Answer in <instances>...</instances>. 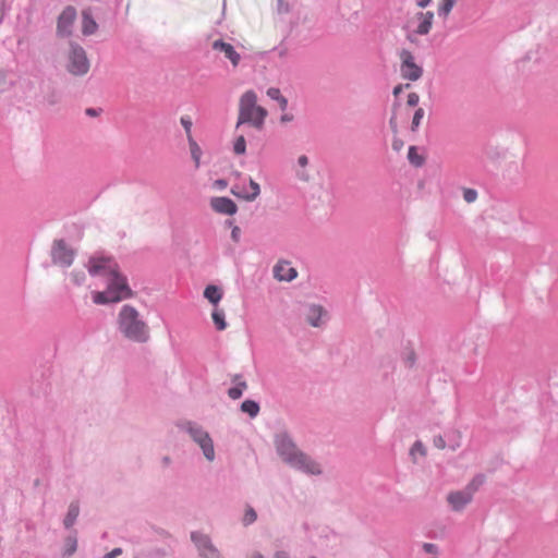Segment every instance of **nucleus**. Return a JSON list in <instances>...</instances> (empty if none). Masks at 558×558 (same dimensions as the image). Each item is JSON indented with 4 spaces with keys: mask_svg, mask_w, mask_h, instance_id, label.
Here are the masks:
<instances>
[{
    "mask_svg": "<svg viewBox=\"0 0 558 558\" xmlns=\"http://www.w3.org/2000/svg\"><path fill=\"white\" fill-rule=\"evenodd\" d=\"M87 267L92 276H102L108 279L105 291L93 293L95 304L117 303L132 295L125 277L118 271V265L113 259L92 257Z\"/></svg>",
    "mask_w": 558,
    "mask_h": 558,
    "instance_id": "1",
    "label": "nucleus"
},
{
    "mask_svg": "<svg viewBox=\"0 0 558 558\" xmlns=\"http://www.w3.org/2000/svg\"><path fill=\"white\" fill-rule=\"evenodd\" d=\"M118 329L125 338L135 342H145L149 338L147 324L141 318L138 311L128 304L118 314Z\"/></svg>",
    "mask_w": 558,
    "mask_h": 558,
    "instance_id": "2",
    "label": "nucleus"
},
{
    "mask_svg": "<svg viewBox=\"0 0 558 558\" xmlns=\"http://www.w3.org/2000/svg\"><path fill=\"white\" fill-rule=\"evenodd\" d=\"M276 448L280 457L294 468L314 475L322 472L319 464L299 451L287 435H280L276 438Z\"/></svg>",
    "mask_w": 558,
    "mask_h": 558,
    "instance_id": "3",
    "label": "nucleus"
},
{
    "mask_svg": "<svg viewBox=\"0 0 558 558\" xmlns=\"http://www.w3.org/2000/svg\"><path fill=\"white\" fill-rule=\"evenodd\" d=\"M266 117L267 110L257 105V95L253 90L245 92L240 98L236 126L250 123L256 129H262Z\"/></svg>",
    "mask_w": 558,
    "mask_h": 558,
    "instance_id": "4",
    "label": "nucleus"
},
{
    "mask_svg": "<svg viewBox=\"0 0 558 558\" xmlns=\"http://www.w3.org/2000/svg\"><path fill=\"white\" fill-rule=\"evenodd\" d=\"M89 60L84 48L75 43H71L68 53V71L72 75L82 76L89 71Z\"/></svg>",
    "mask_w": 558,
    "mask_h": 558,
    "instance_id": "5",
    "label": "nucleus"
},
{
    "mask_svg": "<svg viewBox=\"0 0 558 558\" xmlns=\"http://www.w3.org/2000/svg\"><path fill=\"white\" fill-rule=\"evenodd\" d=\"M400 58V73L402 78L415 82L423 75V69L415 62V58L411 51L402 49L399 52Z\"/></svg>",
    "mask_w": 558,
    "mask_h": 558,
    "instance_id": "6",
    "label": "nucleus"
},
{
    "mask_svg": "<svg viewBox=\"0 0 558 558\" xmlns=\"http://www.w3.org/2000/svg\"><path fill=\"white\" fill-rule=\"evenodd\" d=\"M76 20V10L74 7H66L58 17L57 34L65 37L72 33L73 24Z\"/></svg>",
    "mask_w": 558,
    "mask_h": 558,
    "instance_id": "7",
    "label": "nucleus"
},
{
    "mask_svg": "<svg viewBox=\"0 0 558 558\" xmlns=\"http://www.w3.org/2000/svg\"><path fill=\"white\" fill-rule=\"evenodd\" d=\"M74 258V252L69 248L63 240L56 241L52 247V259L54 264L69 267Z\"/></svg>",
    "mask_w": 558,
    "mask_h": 558,
    "instance_id": "8",
    "label": "nucleus"
},
{
    "mask_svg": "<svg viewBox=\"0 0 558 558\" xmlns=\"http://www.w3.org/2000/svg\"><path fill=\"white\" fill-rule=\"evenodd\" d=\"M210 207L214 211L222 215L232 216L238 211L236 204L228 197H213Z\"/></svg>",
    "mask_w": 558,
    "mask_h": 558,
    "instance_id": "9",
    "label": "nucleus"
},
{
    "mask_svg": "<svg viewBox=\"0 0 558 558\" xmlns=\"http://www.w3.org/2000/svg\"><path fill=\"white\" fill-rule=\"evenodd\" d=\"M231 193L238 198L244 199L246 202H253L259 196L260 187L257 182H255L253 179H250L248 190H245L239 185H234L231 189Z\"/></svg>",
    "mask_w": 558,
    "mask_h": 558,
    "instance_id": "10",
    "label": "nucleus"
},
{
    "mask_svg": "<svg viewBox=\"0 0 558 558\" xmlns=\"http://www.w3.org/2000/svg\"><path fill=\"white\" fill-rule=\"evenodd\" d=\"M473 499V495L468 489L452 492L447 496V501L454 511L462 510Z\"/></svg>",
    "mask_w": 558,
    "mask_h": 558,
    "instance_id": "11",
    "label": "nucleus"
},
{
    "mask_svg": "<svg viewBox=\"0 0 558 558\" xmlns=\"http://www.w3.org/2000/svg\"><path fill=\"white\" fill-rule=\"evenodd\" d=\"M274 276L279 281H291L296 278L298 271L290 262L280 260L274 267Z\"/></svg>",
    "mask_w": 558,
    "mask_h": 558,
    "instance_id": "12",
    "label": "nucleus"
},
{
    "mask_svg": "<svg viewBox=\"0 0 558 558\" xmlns=\"http://www.w3.org/2000/svg\"><path fill=\"white\" fill-rule=\"evenodd\" d=\"M192 539L204 558H219L217 550L211 546L209 538L206 535L192 533Z\"/></svg>",
    "mask_w": 558,
    "mask_h": 558,
    "instance_id": "13",
    "label": "nucleus"
},
{
    "mask_svg": "<svg viewBox=\"0 0 558 558\" xmlns=\"http://www.w3.org/2000/svg\"><path fill=\"white\" fill-rule=\"evenodd\" d=\"M213 49L222 52L225 58L230 60L233 66H238V64L240 63V53L234 49V47L231 44L226 43L223 40H215L213 43Z\"/></svg>",
    "mask_w": 558,
    "mask_h": 558,
    "instance_id": "14",
    "label": "nucleus"
},
{
    "mask_svg": "<svg viewBox=\"0 0 558 558\" xmlns=\"http://www.w3.org/2000/svg\"><path fill=\"white\" fill-rule=\"evenodd\" d=\"M417 19L420 21L415 32L420 35H426L429 33L433 20H434V13L433 12H426V13H418Z\"/></svg>",
    "mask_w": 558,
    "mask_h": 558,
    "instance_id": "15",
    "label": "nucleus"
},
{
    "mask_svg": "<svg viewBox=\"0 0 558 558\" xmlns=\"http://www.w3.org/2000/svg\"><path fill=\"white\" fill-rule=\"evenodd\" d=\"M98 25L92 14L88 11L82 13V33L85 36L93 35L96 33Z\"/></svg>",
    "mask_w": 558,
    "mask_h": 558,
    "instance_id": "16",
    "label": "nucleus"
},
{
    "mask_svg": "<svg viewBox=\"0 0 558 558\" xmlns=\"http://www.w3.org/2000/svg\"><path fill=\"white\" fill-rule=\"evenodd\" d=\"M324 314V310L322 306L319 305H312L310 308H308V313H307V322L314 326V327H318L320 324H319V319L322 318Z\"/></svg>",
    "mask_w": 558,
    "mask_h": 558,
    "instance_id": "17",
    "label": "nucleus"
},
{
    "mask_svg": "<svg viewBox=\"0 0 558 558\" xmlns=\"http://www.w3.org/2000/svg\"><path fill=\"white\" fill-rule=\"evenodd\" d=\"M408 160L409 162L418 168L425 163V157L418 154V149L416 146H410L408 151Z\"/></svg>",
    "mask_w": 558,
    "mask_h": 558,
    "instance_id": "18",
    "label": "nucleus"
},
{
    "mask_svg": "<svg viewBox=\"0 0 558 558\" xmlns=\"http://www.w3.org/2000/svg\"><path fill=\"white\" fill-rule=\"evenodd\" d=\"M204 296L213 304L217 305L222 298L221 290L216 286H207L204 291Z\"/></svg>",
    "mask_w": 558,
    "mask_h": 558,
    "instance_id": "19",
    "label": "nucleus"
},
{
    "mask_svg": "<svg viewBox=\"0 0 558 558\" xmlns=\"http://www.w3.org/2000/svg\"><path fill=\"white\" fill-rule=\"evenodd\" d=\"M197 445L202 448L203 453L207 460L213 461L215 459L214 444H213V439L210 438L209 435L206 437V439L204 438Z\"/></svg>",
    "mask_w": 558,
    "mask_h": 558,
    "instance_id": "20",
    "label": "nucleus"
},
{
    "mask_svg": "<svg viewBox=\"0 0 558 558\" xmlns=\"http://www.w3.org/2000/svg\"><path fill=\"white\" fill-rule=\"evenodd\" d=\"M78 513H80L78 505L75 504V502L71 504L70 507H69V511H68V513H66V515L64 518V525H65V527L69 529V527H71L74 524L76 518L78 517Z\"/></svg>",
    "mask_w": 558,
    "mask_h": 558,
    "instance_id": "21",
    "label": "nucleus"
},
{
    "mask_svg": "<svg viewBox=\"0 0 558 558\" xmlns=\"http://www.w3.org/2000/svg\"><path fill=\"white\" fill-rule=\"evenodd\" d=\"M241 410L247 413L251 417H255L259 412V405L253 400H245L241 404Z\"/></svg>",
    "mask_w": 558,
    "mask_h": 558,
    "instance_id": "22",
    "label": "nucleus"
},
{
    "mask_svg": "<svg viewBox=\"0 0 558 558\" xmlns=\"http://www.w3.org/2000/svg\"><path fill=\"white\" fill-rule=\"evenodd\" d=\"M211 317L218 330L226 329L227 323L225 320V313L221 310L215 308Z\"/></svg>",
    "mask_w": 558,
    "mask_h": 558,
    "instance_id": "23",
    "label": "nucleus"
},
{
    "mask_svg": "<svg viewBox=\"0 0 558 558\" xmlns=\"http://www.w3.org/2000/svg\"><path fill=\"white\" fill-rule=\"evenodd\" d=\"M189 143H190L191 156L195 162V168H198L199 163H201V156H202L201 147L197 145V143L193 138L189 140Z\"/></svg>",
    "mask_w": 558,
    "mask_h": 558,
    "instance_id": "24",
    "label": "nucleus"
},
{
    "mask_svg": "<svg viewBox=\"0 0 558 558\" xmlns=\"http://www.w3.org/2000/svg\"><path fill=\"white\" fill-rule=\"evenodd\" d=\"M189 433L196 444H199L204 438L206 439V437L208 436L207 432L203 430L199 427L192 426L191 424H189Z\"/></svg>",
    "mask_w": 558,
    "mask_h": 558,
    "instance_id": "25",
    "label": "nucleus"
},
{
    "mask_svg": "<svg viewBox=\"0 0 558 558\" xmlns=\"http://www.w3.org/2000/svg\"><path fill=\"white\" fill-rule=\"evenodd\" d=\"M425 116V111L423 108H417L414 112L412 122H411V131L416 132L421 125V122Z\"/></svg>",
    "mask_w": 558,
    "mask_h": 558,
    "instance_id": "26",
    "label": "nucleus"
},
{
    "mask_svg": "<svg viewBox=\"0 0 558 558\" xmlns=\"http://www.w3.org/2000/svg\"><path fill=\"white\" fill-rule=\"evenodd\" d=\"M244 389H246V383L241 381L235 387H232L228 390V396L231 399L236 400L242 396Z\"/></svg>",
    "mask_w": 558,
    "mask_h": 558,
    "instance_id": "27",
    "label": "nucleus"
},
{
    "mask_svg": "<svg viewBox=\"0 0 558 558\" xmlns=\"http://www.w3.org/2000/svg\"><path fill=\"white\" fill-rule=\"evenodd\" d=\"M485 477L483 475L475 476L465 487L472 495L484 484Z\"/></svg>",
    "mask_w": 558,
    "mask_h": 558,
    "instance_id": "28",
    "label": "nucleus"
},
{
    "mask_svg": "<svg viewBox=\"0 0 558 558\" xmlns=\"http://www.w3.org/2000/svg\"><path fill=\"white\" fill-rule=\"evenodd\" d=\"M454 5V0H441L438 12L444 17H447Z\"/></svg>",
    "mask_w": 558,
    "mask_h": 558,
    "instance_id": "29",
    "label": "nucleus"
},
{
    "mask_svg": "<svg viewBox=\"0 0 558 558\" xmlns=\"http://www.w3.org/2000/svg\"><path fill=\"white\" fill-rule=\"evenodd\" d=\"M246 150V142L243 135L239 136L233 145V151L236 155H243Z\"/></svg>",
    "mask_w": 558,
    "mask_h": 558,
    "instance_id": "30",
    "label": "nucleus"
},
{
    "mask_svg": "<svg viewBox=\"0 0 558 558\" xmlns=\"http://www.w3.org/2000/svg\"><path fill=\"white\" fill-rule=\"evenodd\" d=\"M76 550V539L73 537H69L65 539L64 544V554L71 556Z\"/></svg>",
    "mask_w": 558,
    "mask_h": 558,
    "instance_id": "31",
    "label": "nucleus"
},
{
    "mask_svg": "<svg viewBox=\"0 0 558 558\" xmlns=\"http://www.w3.org/2000/svg\"><path fill=\"white\" fill-rule=\"evenodd\" d=\"M416 454H420V456H423V457L426 454V449H425L424 445L421 441L414 442V445L411 448V456L413 458H415Z\"/></svg>",
    "mask_w": 558,
    "mask_h": 558,
    "instance_id": "32",
    "label": "nucleus"
},
{
    "mask_svg": "<svg viewBox=\"0 0 558 558\" xmlns=\"http://www.w3.org/2000/svg\"><path fill=\"white\" fill-rule=\"evenodd\" d=\"M257 519V514L255 510L251 507H248L245 511V514L243 517V523L245 525L253 523Z\"/></svg>",
    "mask_w": 558,
    "mask_h": 558,
    "instance_id": "33",
    "label": "nucleus"
},
{
    "mask_svg": "<svg viewBox=\"0 0 558 558\" xmlns=\"http://www.w3.org/2000/svg\"><path fill=\"white\" fill-rule=\"evenodd\" d=\"M463 198L466 203H473L477 198V192L473 189H464Z\"/></svg>",
    "mask_w": 558,
    "mask_h": 558,
    "instance_id": "34",
    "label": "nucleus"
},
{
    "mask_svg": "<svg viewBox=\"0 0 558 558\" xmlns=\"http://www.w3.org/2000/svg\"><path fill=\"white\" fill-rule=\"evenodd\" d=\"M181 124L183 125V128H184V130L186 132L187 138L189 140L193 138L192 137V121L190 120V118L182 117L181 118Z\"/></svg>",
    "mask_w": 558,
    "mask_h": 558,
    "instance_id": "35",
    "label": "nucleus"
},
{
    "mask_svg": "<svg viewBox=\"0 0 558 558\" xmlns=\"http://www.w3.org/2000/svg\"><path fill=\"white\" fill-rule=\"evenodd\" d=\"M72 278H73L74 283L80 286L85 281L86 276H85V272L83 270H81V271H74L72 274Z\"/></svg>",
    "mask_w": 558,
    "mask_h": 558,
    "instance_id": "36",
    "label": "nucleus"
},
{
    "mask_svg": "<svg viewBox=\"0 0 558 558\" xmlns=\"http://www.w3.org/2000/svg\"><path fill=\"white\" fill-rule=\"evenodd\" d=\"M418 101H420V96H418V94H416V93H410V94L408 95V99H407V104H408V106H410V107H415V106H417Z\"/></svg>",
    "mask_w": 558,
    "mask_h": 558,
    "instance_id": "37",
    "label": "nucleus"
},
{
    "mask_svg": "<svg viewBox=\"0 0 558 558\" xmlns=\"http://www.w3.org/2000/svg\"><path fill=\"white\" fill-rule=\"evenodd\" d=\"M231 239L235 243L240 242V239H241V229H240V227L232 226Z\"/></svg>",
    "mask_w": 558,
    "mask_h": 558,
    "instance_id": "38",
    "label": "nucleus"
},
{
    "mask_svg": "<svg viewBox=\"0 0 558 558\" xmlns=\"http://www.w3.org/2000/svg\"><path fill=\"white\" fill-rule=\"evenodd\" d=\"M267 96L274 100H278L282 95L279 88L271 87L267 90Z\"/></svg>",
    "mask_w": 558,
    "mask_h": 558,
    "instance_id": "39",
    "label": "nucleus"
},
{
    "mask_svg": "<svg viewBox=\"0 0 558 558\" xmlns=\"http://www.w3.org/2000/svg\"><path fill=\"white\" fill-rule=\"evenodd\" d=\"M433 441H434V446L436 448L441 449V450L446 448V441L442 438V436H440V435L435 436Z\"/></svg>",
    "mask_w": 558,
    "mask_h": 558,
    "instance_id": "40",
    "label": "nucleus"
},
{
    "mask_svg": "<svg viewBox=\"0 0 558 558\" xmlns=\"http://www.w3.org/2000/svg\"><path fill=\"white\" fill-rule=\"evenodd\" d=\"M409 87H410V84H398V85H397V86H395V88H393V96H395V97H398V96L402 93V90H403L404 88H409Z\"/></svg>",
    "mask_w": 558,
    "mask_h": 558,
    "instance_id": "41",
    "label": "nucleus"
},
{
    "mask_svg": "<svg viewBox=\"0 0 558 558\" xmlns=\"http://www.w3.org/2000/svg\"><path fill=\"white\" fill-rule=\"evenodd\" d=\"M404 146V143L402 140L400 138H395L392 141V149L396 150V151H400Z\"/></svg>",
    "mask_w": 558,
    "mask_h": 558,
    "instance_id": "42",
    "label": "nucleus"
},
{
    "mask_svg": "<svg viewBox=\"0 0 558 558\" xmlns=\"http://www.w3.org/2000/svg\"><path fill=\"white\" fill-rule=\"evenodd\" d=\"M227 185H228V182L226 180H223V179H219V180H216L214 182V186L219 189V190L226 189Z\"/></svg>",
    "mask_w": 558,
    "mask_h": 558,
    "instance_id": "43",
    "label": "nucleus"
},
{
    "mask_svg": "<svg viewBox=\"0 0 558 558\" xmlns=\"http://www.w3.org/2000/svg\"><path fill=\"white\" fill-rule=\"evenodd\" d=\"M423 548L428 554H435L436 553V546L434 544L425 543L423 545Z\"/></svg>",
    "mask_w": 558,
    "mask_h": 558,
    "instance_id": "44",
    "label": "nucleus"
},
{
    "mask_svg": "<svg viewBox=\"0 0 558 558\" xmlns=\"http://www.w3.org/2000/svg\"><path fill=\"white\" fill-rule=\"evenodd\" d=\"M279 107L282 111H284L288 107V99L283 96H281L278 100Z\"/></svg>",
    "mask_w": 558,
    "mask_h": 558,
    "instance_id": "45",
    "label": "nucleus"
},
{
    "mask_svg": "<svg viewBox=\"0 0 558 558\" xmlns=\"http://www.w3.org/2000/svg\"><path fill=\"white\" fill-rule=\"evenodd\" d=\"M298 163L300 167L305 168L308 165V158L305 155H302L298 158Z\"/></svg>",
    "mask_w": 558,
    "mask_h": 558,
    "instance_id": "46",
    "label": "nucleus"
},
{
    "mask_svg": "<svg viewBox=\"0 0 558 558\" xmlns=\"http://www.w3.org/2000/svg\"><path fill=\"white\" fill-rule=\"evenodd\" d=\"M121 553H122L121 548H114L106 555V558H116L119 555H121Z\"/></svg>",
    "mask_w": 558,
    "mask_h": 558,
    "instance_id": "47",
    "label": "nucleus"
},
{
    "mask_svg": "<svg viewBox=\"0 0 558 558\" xmlns=\"http://www.w3.org/2000/svg\"><path fill=\"white\" fill-rule=\"evenodd\" d=\"M292 120H293V116H292V114H287V113H286V114H283V116L281 117V122H283V123H286V122H290V121H292Z\"/></svg>",
    "mask_w": 558,
    "mask_h": 558,
    "instance_id": "48",
    "label": "nucleus"
},
{
    "mask_svg": "<svg viewBox=\"0 0 558 558\" xmlns=\"http://www.w3.org/2000/svg\"><path fill=\"white\" fill-rule=\"evenodd\" d=\"M274 558H289V555L286 551H277Z\"/></svg>",
    "mask_w": 558,
    "mask_h": 558,
    "instance_id": "49",
    "label": "nucleus"
},
{
    "mask_svg": "<svg viewBox=\"0 0 558 558\" xmlns=\"http://www.w3.org/2000/svg\"><path fill=\"white\" fill-rule=\"evenodd\" d=\"M390 126L392 129L393 132H397V121H396V118L395 117H391L390 119Z\"/></svg>",
    "mask_w": 558,
    "mask_h": 558,
    "instance_id": "50",
    "label": "nucleus"
},
{
    "mask_svg": "<svg viewBox=\"0 0 558 558\" xmlns=\"http://www.w3.org/2000/svg\"><path fill=\"white\" fill-rule=\"evenodd\" d=\"M430 0H420L417 2V5L421 7V8H425L429 4Z\"/></svg>",
    "mask_w": 558,
    "mask_h": 558,
    "instance_id": "51",
    "label": "nucleus"
},
{
    "mask_svg": "<svg viewBox=\"0 0 558 558\" xmlns=\"http://www.w3.org/2000/svg\"><path fill=\"white\" fill-rule=\"evenodd\" d=\"M86 113H87L88 116H92V117H95V116L97 114V113H96V110H95V109H92V108L87 109V110H86Z\"/></svg>",
    "mask_w": 558,
    "mask_h": 558,
    "instance_id": "52",
    "label": "nucleus"
},
{
    "mask_svg": "<svg viewBox=\"0 0 558 558\" xmlns=\"http://www.w3.org/2000/svg\"><path fill=\"white\" fill-rule=\"evenodd\" d=\"M248 558H265L263 555H260L259 553H253Z\"/></svg>",
    "mask_w": 558,
    "mask_h": 558,
    "instance_id": "53",
    "label": "nucleus"
},
{
    "mask_svg": "<svg viewBox=\"0 0 558 558\" xmlns=\"http://www.w3.org/2000/svg\"><path fill=\"white\" fill-rule=\"evenodd\" d=\"M300 178H301V179H306V175L301 174V175H300Z\"/></svg>",
    "mask_w": 558,
    "mask_h": 558,
    "instance_id": "54",
    "label": "nucleus"
},
{
    "mask_svg": "<svg viewBox=\"0 0 558 558\" xmlns=\"http://www.w3.org/2000/svg\"><path fill=\"white\" fill-rule=\"evenodd\" d=\"M310 558H316V557H310Z\"/></svg>",
    "mask_w": 558,
    "mask_h": 558,
    "instance_id": "55",
    "label": "nucleus"
}]
</instances>
